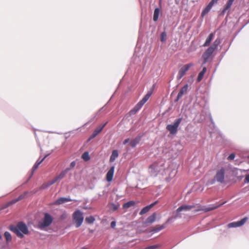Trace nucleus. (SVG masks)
<instances>
[{"label":"nucleus","mask_w":249,"mask_h":249,"mask_svg":"<svg viewBox=\"0 0 249 249\" xmlns=\"http://www.w3.org/2000/svg\"><path fill=\"white\" fill-rule=\"evenodd\" d=\"M215 50L216 49L213 48V47L211 46L205 51L202 55L204 63H206L207 62L208 59L211 57Z\"/></svg>","instance_id":"11"},{"label":"nucleus","mask_w":249,"mask_h":249,"mask_svg":"<svg viewBox=\"0 0 249 249\" xmlns=\"http://www.w3.org/2000/svg\"><path fill=\"white\" fill-rule=\"evenodd\" d=\"M206 67H204L202 69V71H201V72H203V73L205 74V73L206 72Z\"/></svg>","instance_id":"47"},{"label":"nucleus","mask_w":249,"mask_h":249,"mask_svg":"<svg viewBox=\"0 0 249 249\" xmlns=\"http://www.w3.org/2000/svg\"><path fill=\"white\" fill-rule=\"evenodd\" d=\"M157 203V201H155V202L151 204L150 205L144 207L141 211L140 214L141 215H142L143 214L147 213Z\"/></svg>","instance_id":"18"},{"label":"nucleus","mask_w":249,"mask_h":249,"mask_svg":"<svg viewBox=\"0 0 249 249\" xmlns=\"http://www.w3.org/2000/svg\"><path fill=\"white\" fill-rule=\"evenodd\" d=\"M161 247V245L160 244L154 245L153 246H149L146 247L145 249H156L157 248H159Z\"/></svg>","instance_id":"36"},{"label":"nucleus","mask_w":249,"mask_h":249,"mask_svg":"<svg viewBox=\"0 0 249 249\" xmlns=\"http://www.w3.org/2000/svg\"><path fill=\"white\" fill-rule=\"evenodd\" d=\"M221 40L219 38H216L213 44L211 45L212 47H213V48L215 49H216L217 48L218 46L220 43Z\"/></svg>","instance_id":"28"},{"label":"nucleus","mask_w":249,"mask_h":249,"mask_svg":"<svg viewBox=\"0 0 249 249\" xmlns=\"http://www.w3.org/2000/svg\"><path fill=\"white\" fill-rule=\"evenodd\" d=\"M118 152L117 150H114L112 152L111 155L110 157V161L113 162L115 160L116 158H117L118 157Z\"/></svg>","instance_id":"23"},{"label":"nucleus","mask_w":249,"mask_h":249,"mask_svg":"<svg viewBox=\"0 0 249 249\" xmlns=\"http://www.w3.org/2000/svg\"><path fill=\"white\" fill-rule=\"evenodd\" d=\"M163 165L164 163H160L157 162H155L150 166L149 170L151 173L157 174L164 170V168L163 167Z\"/></svg>","instance_id":"7"},{"label":"nucleus","mask_w":249,"mask_h":249,"mask_svg":"<svg viewBox=\"0 0 249 249\" xmlns=\"http://www.w3.org/2000/svg\"><path fill=\"white\" fill-rule=\"evenodd\" d=\"M160 9L158 8H156L154 12V16H153V20L154 21H157L159 18V16L160 14Z\"/></svg>","instance_id":"26"},{"label":"nucleus","mask_w":249,"mask_h":249,"mask_svg":"<svg viewBox=\"0 0 249 249\" xmlns=\"http://www.w3.org/2000/svg\"><path fill=\"white\" fill-rule=\"evenodd\" d=\"M214 36V33H211L209 35V36H208V37L207 38L205 43L203 45V47L209 46L210 45L212 40Z\"/></svg>","instance_id":"19"},{"label":"nucleus","mask_w":249,"mask_h":249,"mask_svg":"<svg viewBox=\"0 0 249 249\" xmlns=\"http://www.w3.org/2000/svg\"><path fill=\"white\" fill-rule=\"evenodd\" d=\"M214 4V2H213V1L211 0L210 3L208 4V5H207V6L210 8V9L212 8V7H213V4Z\"/></svg>","instance_id":"41"},{"label":"nucleus","mask_w":249,"mask_h":249,"mask_svg":"<svg viewBox=\"0 0 249 249\" xmlns=\"http://www.w3.org/2000/svg\"><path fill=\"white\" fill-rule=\"evenodd\" d=\"M82 158L85 161H88L90 159V156L88 152H85L82 155Z\"/></svg>","instance_id":"29"},{"label":"nucleus","mask_w":249,"mask_h":249,"mask_svg":"<svg viewBox=\"0 0 249 249\" xmlns=\"http://www.w3.org/2000/svg\"><path fill=\"white\" fill-rule=\"evenodd\" d=\"M53 222L52 216L48 213H45L42 221L38 223L37 227L40 230H43L49 227Z\"/></svg>","instance_id":"3"},{"label":"nucleus","mask_w":249,"mask_h":249,"mask_svg":"<svg viewBox=\"0 0 249 249\" xmlns=\"http://www.w3.org/2000/svg\"><path fill=\"white\" fill-rule=\"evenodd\" d=\"M70 166L71 168H73L75 166V162L74 161L71 162Z\"/></svg>","instance_id":"45"},{"label":"nucleus","mask_w":249,"mask_h":249,"mask_svg":"<svg viewBox=\"0 0 249 249\" xmlns=\"http://www.w3.org/2000/svg\"><path fill=\"white\" fill-rule=\"evenodd\" d=\"M62 217L63 218H64V217H65V216H63V215L62 216Z\"/></svg>","instance_id":"50"},{"label":"nucleus","mask_w":249,"mask_h":249,"mask_svg":"<svg viewBox=\"0 0 249 249\" xmlns=\"http://www.w3.org/2000/svg\"><path fill=\"white\" fill-rule=\"evenodd\" d=\"M235 158V154L234 153L231 154L228 157L229 160H232Z\"/></svg>","instance_id":"38"},{"label":"nucleus","mask_w":249,"mask_h":249,"mask_svg":"<svg viewBox=\"0 0 249 249\" xmlns=\"http://www.w3.org/2000/svg\"><path fill=\"white\" fill-rule=\"evenodd\" d=\"M182 121V118H179L177 119L173 124H168L166 129L170 132L171 134H175L178 131V128Z\"/></svg>","instance_id":"5"},{"label":"nucleus","mask_w":249,"mask_h":249,"mask_svg":"<svg viewBox=\"0 0 249 249\" xmlns=\"http://www.w3.org/2000/svg\"><path fill=\"white\" fill-rule=\"evenodd\" d=\"M139 139H135L130 142V145L132 147H134L138 143Z\"/></svg>","instance_id":"33"},{"label":"nucleus","mask_w":249,"mask_h":249,"mask_svg":"<svg viewBox=\"0 0 249 249\" xmlns=\"http://www.w3.org/2000/svg\"><path fill=\"white\" fill-rule=\"evenodd\" d=\"M116 226V222L115 221H112L110 224V226L111 228H113Z\"/></svg>","instance_id":"44"},{"label":"nucleus","mask_w":249,"mask_h":249,"mask_svg":"<svg viewBox=\"0 0 249 249\" xmlns=\"http://www.w3.org/2000/svg\"><path fill=\"white\" fill-rule=\"evenodd\" d=\"M225 169L221 168L220 169L216 171L215 176H214V180L220 183L224 182Z\"/></svg>","instance_id":"8"},{"label":"nucleus","mask_w":249,"mask_h":249,"mask_svg":"<svg viewBox=\"0 0 249 249\" xmlns=\"http://www.w3.org/2000/svg\"><path fill=\"white\" fill-rule=\"evenodd\" d=\"M248 219L249 218L248 217H245L240 221L233 222L228 224L227 227L229 228L241 227L248 221Z\"/></svg>","instance_id":"9"},{"label":"nucleus","mask_w":249,"mask_h":249,"mask_svg":"<svg viewBox=\"0 0 249 249\" xmlns=\"http://www.w3.org/2000/svg\"><path fill=\"white\" fill-rule=\"evenodd\" d=\"M73 220L77 228L79 227L84 220L83 213L80 210L75 211L72 214Z\"/></svg>","instance_id":"4"},{"label":"nucleus","mask_w":249,"mask_h":249,"mask_svg":"<svg viewBox=\"0 0 249 249\" xmlns=\"http://www.w3.org/2000/svg\"><path fill=\"white\" fill-rule=\"evenodd\" d=\"M4 237L7 242L10 241L12 240L11 235L8 231H5L4 232Z\"/></svg>","instance_id":"31"},{"label":"nucleus","mask_w":249,"mask_h":249,"mask_svg":"<svg viewBox=\"0 0 249 249\" xmlns=\"http://www.w3.org/2000/svg\"><path fill=\"white\" fill-rule=\"evenodd\" d=\"M245 183H249V175H247L246 176V178L245 179Z\"/></svg>","instance_id":"42"},{"label":"nucleus","mask_w":249,"mask_h":249,"mask_svg":"<svg viewBox=\"0 0 249 249\" xmlns=\"http://www.w3.org/2000/svg\"><path fill=\"white\" fill-rule=\"evenodd\" d=\"M213 1V2L217 3L218 0H212Z\"/></svg>","instance_id":"48"},{"label":"nucleus","mask_w":249,"mask_h":249,"mask_svg":"<svg viewBox=\"0 0 249 249\" xmlns=\"http://www.w3.org/2000/svg\"><path fill=\"white\" fill-rule=\"evenodd\" d=\"M85 221L89 224H92L95 221V218L92 216H89L85 218Z\"/></svg>","instance_id":"30"},{"label":"nucleus","mask_w":249,"mask_h":249,"mask_svg":"<svg viewBox=\"0 0 249 249\" xmlns=\"http://www.w3.org/2000/svg\"><path fill=\"white\" fill-rule=\"evenodd\" d=\"M9 229L15 233L18 237L20 238H22L24 237L23 234H28L29 233L28 228L23 222H18L16 226H10Z\"/></svg>","instance_id":"2"},{"label":"nucleus","mask_w":249,"mask_h":249,"mask_svg":"<svg viewBox=\"0 0 249 249\" xmlns=\"http://www.w3.org/2000/svg\"><path fill=\"white\" fill-rule=\"evenodd\" d=\"M114 167H111L106 175V179L108 182H111L113 179L114 172Z\"/></svg>","instance_id":"15"},{"label":"nucleus","mask_w":249,"mask_h":249,"mask_svg":"<svg viewBox=\"0 0 249 249\" xmlns=\"http://www.w3.org/2000/svg\"><path fill=\"white\" fill-rule=\"evenodd\" d=\"M234 1V0H228L227 4L226 5L225 8L222 11V13L223 14H224L227 10L231 8Z\"/></svg>","instance_id":"22"},{"label":"nucleus","mask_w":249,"mask_h":249,"mask_svg":"<svg viewBox=\"0 0 249 249\" xmlns=\"http://www.w3.org/2000/svg\"><path fill=\"white\" fill-rule=\"evenodd\" d=\"M156 214L155 213H153L151 215L149 216L146 219V223L151 224L153 223L156 219Z\"/></svg>","instance_id":"24"},{"label":"nucleus","mask_w":249,"mask_h":249,"mask_svg":"<svg viewBox=\"0 0 249 249\" xmlns=\"http://www.w3.org/2000/svg\"><path fill=\"white\" fill-rule=\"evenodd\" d=\"M194 66L193 63L184 65L179 70L177 78L178 80L180 79L183 76L185 75L186 72L190 69L191 67Z\"/></svg>","instance_id":"6"},{"label":"nucleus","mask_w":249,"mask_h":249,"mask_svg":"<svg viewBox=\"0 0 249 249\" xmlns=\"http://www.w3.org/2000/svg\"><path fill=\"white\" fill-rule=\"evenodd\" d=\"M72 200L70 198L60 197L58 198L53 203V205H59L64 203L71 201Z\"/></svg>","instance_id":"14"},{"label":"nucleus","mask_w":249,"mask_h":249,"mask_svg":"<svg viewBox=\"0 0 249 249\" xmlns=\"http://www.w3.org/2000/svg\"><path fill=\"white\" fill-rule=\"evenodd\" d=\"M107 123H106L105 124H104L100 128L96 129L93 132V133L91 134V135L90 136L89 139H88V141H90L91 139L94 138L97 135H98L102 130L103 128L106 125Z\"/></svg>","instance_id":"17"},{"label":"nucleus","mask_w":249,"mask_h":249,"mask_svg":"<svg viewBox=\"0 0 249 249\" xmlns=\"http://www.w3.org/2000/svg\"><path fill=\"white\" fill-rule=\"evenodd\" d=\"M151 95V93H147L144 97L141 100L138 104L141 105L142 107L146 102V101L149 99Z\"/></svg>","instance_id":"20"},{"label":"nucleus","mask_w":249,"mask_h":249,"mask_svg":"<svg viewBox=\"0 0 249 249\" xmlns=\"http://www.w3.org/2000/svg\"><path fill=\"white\" fill-rule=\"evenodd\" d=\"M27 194V193L25 192L24 194H21L20 196H19L17 198L14 199L8 202L6 204L7 206H9L10 205H12L17 203V202L22 200L25 197V196H26Z\"/></svg>","instance_id":"13"},{"label":"nucleus","mask_w":249,"mask_h":249,"mask_svg":"<svg viewBox=\"0 0 249 249\" xmlns=\"http://www.w3.org/2000/svg\"><path fill=\"white\" fill-rule=\"evenodd\" d=\"M214 4V2H213V1L211 0L210 3L208 4V5H207V6L210 8V9L212 8V7H213V4Z\"/></svg>","instance_id":"40"},{"label":"nucleus","mask_w":249,"mask_h":249,"mask_svg":"<svg viewBox=\"0 0 249 249\" xmlns=\"http://www.w3.org/2000/svg\"><path fill=\"white\" fill-rule=\"evenodd\" d=\"M226 202V201H224L219 205H213L210 207L202 206L199 204H198L196 206L182 205L177 209L176 212L178 213V214L175 216V218H176L178 217H180L178 213L183 211H188L191 210L193 208H196L193 211V212L195 213L198 212L199 211L208 212L218 208L219 207L224 204Z\"/></svg>","instance_id":"1"},{"label":"nucleus","mask_w":249,"mask_h":249,"mask_svg":"<svg viewBox=\"0 0 249 249\" xmlns=\"http://www.w3.org/2000/svg\"><path fill=\"white\" fill-rule=\"evenodd\" d=\"M38 165H37L36 163H35V164L34 165L33 167V171L36 170L38 167Z\"/></svg>","instance_id":"43"},{"label":"nucleus","mask_w":249,"mask_h":249,"mask_svg":"<svg viewBox=\"0 0 249 249\" xmlns=\"http://www.w3.org/2000/svg\"><path fill=\"white\" fill-rule=\"evenodd\" d=\"M47 157V155L45 156L40 161H37L36 162V163L39 165L43 161V160L45 159V158Z\"/></svg>","instance_id":"39"},{"label":"nucleus","mask_w":249,"mask_h":249,"mask_svg":"<svg viewBox=\"0 0 249 249\" xmlns=\"http://www.w3.org/2000/svg\"><path fill=\"white\" fill-rule=\"evenodd\" d=\"M204 73L203 72H200L198 74V77L197 78V81L198 82H200L203 78Z\"/></svg>","instance_id":"37"},{"label":"nucleus","mask_w":249,"mask_h":249,"mask_svg":"<svg viewBox=\"0 0 249 249\" xmlns=\"http://www.w3.org/2000/svg\"><path fill=\"white\" fill-rule=\"evenodd\" d=\"M166 33L165 32H163L160 36V40L161 42H163L166 40Z\"/></svg>","instance_id":"32"},{"label":"nucleus","mask_w":249,"mask_h":249,"mask_svg":"<svg viewBox=\"0 0 249 249\" xmlns=\"http://www.w3.org/2000/svg\"><path fill=\"white\" fill-rule=\"evenodd\" d=\"M129 139H125L123 142L124 144H126L127 143H128L129 142Z\"/></svg>","instance_id":"46"},{"label":"nucleus","mask_w":249,"mask_h":249,"mask_svg":"<svg viewBox=\"0 0 249 249\" xmlns=\"http://www.w3.org/2000/svg\"><path fill=\"white\" fill-rule=\"evenodd\" d=\"M135 204V202L134 201H129L124 204L123 207L124 209H128L129 207L134 206Z\"/></svg>","instance_id":"27"},{"label":"nucleus","mask_w":249,"mask_h":249,"mask_svg":"<svg viewBox=\"0 0 249 249\" xmlns=\"http://www.w3.org/2000/svg\"><path fill=\"white\" fill-rule=\"evenodd\" d=\"M54 183V181L52 180H50V181H49L47 182H45L44 183H43L40 187V189H46L47 188L49 187L50 186L53 184Z\"/></svg>","instance_id":"25"},{"label":"nucleus","mask_w":249,"mask_h":249,"mask_svg":"<svg viewBox=\"0 0 249 249\" xmlns=\"http://www.w3.org/2000/svg\"><path fill=\"white\" fill-rule=\"evenodd\" d=\"M1 237H1V235L0 234V239H1Z\"/></svg>","instance_id":"49"},{"label":"nucleus","mask_w":249,"mask_h":249,"mask_svg":"<svg viewBox=\"0 0 249 249\" xmlns=\"http://www.w3.org/2000/svg\"><path fill=\"white\" fill-rule=\"evenodd\" d=\"M188 85L186 84L179 90L177 98V101L188 90Z\"/></svg>","instance_id":"16"},{"label":"nucleus","mask_w":249,"mask_h":249,"mask_svg":"<svg viewBox=\"0 0 249 249\" xmlns=\"http://www.w3.org/2000/svg\"><path fill=\"white\" fill-rule=\"evenodd\" d=\"M70 170V168H66L65 170L62 171L58 175L55 177L53 180L54 181L55 183L57 181L62 179L66 175L67 172Z\"/></svg>","instance_id":"12"},{"label":"nucleus","mask_w":249,"mask_h":249,"mask_svg":"<svg viewBox=\"0 0 249 249\" xmlns=\"http://www.w3.org/2000/svg\"><path fill=\"white\" fill-rule=\"evenodd\" d=\"M142 107L138 103L133 109L130 110L129 112V114L131 115L136 114Z\"/></svg>","instance_id":"21"},{"label":"nucleus","mask_w":249,"mask_h":249,"mask_svg":"<svg viewBox=\"0 0 249 249\" xmlns=\"http://www.w3.org/2000/svg\"><path fill=\"white\" fill-rule=\"evenodd\" d=\"M215 50L216 49L213 48V47L211 46L205 51L202 55L204 63H206L207 62L208 59L211 57Z\"/></svg>","instance_id":"10"},{"label":"nucleus","mask_w":249,"mask_h":249,"mask_svg":"<svg viewBox=\"0 0 249 249\" xmlns=\"http://www.w3.org/2000/svg\"><path fill=\"white\" fill-rule=\"evenodd\" d=\"M211 10L210 8H209L207 6L206 8L203 10L201 13V16L204 17L205 15H206Z\"/></svg>","instance_id":"35"},{"label":"nucleus","mask_w":249,"mask_h":249,"mask_svg":"<svg viewBox=\"0 0 249 249\" xmlns=\"http://www.w3.org/2000/svg\"><path fill=\"white\" fill-rule=\"evenodd\" d=\"M165 226L164 224L160 226H157L155 227V229L153 230L155 231H161V230L164 229Z\"/></svg>","instance_id":"34"}]
</instances>
